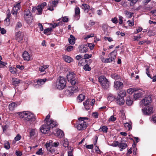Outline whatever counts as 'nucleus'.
Segmentation results:
<instances>
[{
  "label": "nucleus",
  "instance_id": "c03bdc74",
  "mask_svg": "<svg viewBox=\"0 0 156 156\" xmlns=\"http://www.w3.org/2000/svg\"><path fill=\"white\" fill-rule=\"evenodd\" d=\"M20 82V80L18 79H15L12 82L13 84L16 86Z\"/></svg>",
  "mask_w": 156,
  "mask_h": 156
},
{
  "label": "nucleus",
  "instance_id": "412c9836",
  "mask_svg": "<svg viewBox=\"0 0 156 156\" xmlns=\"http://www.w3.org/2000/svg\"><path fill=\"white\" fill-rule=\"evenodd\" d=\"M63 58L65 62L68 63L72 62L73 61V59L71 57L66 55H63Z\"/></svg>",
  "mask_w": 156,
  "mask_h": 156
},
{
  "label": "nucleus",
  "instance_id": "e2e57ef3",
  "mask_svg": "<svg viewBox=\"0 0 156 156\" xmlns=\"http://www.w3.org/2000/svg\"><path fill=\"white\" fill-rule=\"evenodd\" d=\"M7 63H5L4 62L2 61H0V67L2 68L5 66V65H7Z\"/></svg>",
  "mask_w": 156,
  "mask_h": 156
},
{
  "label": "nucleus",
  "instance_id": "aec40b11",
  "mask_svg": "<svg viewBox=\"0 0 156 156\" xmlns=\"http://www.w3.org/2000/svg\"><path fill=\"white\" fill-rule=\"evenodd\" d=\"M23 57L25 60L29 61L30 59V57L29 53L26 51H25L23 54Z\"/></svg>",
  "mask_w": 156,
  "mask_h": 156
},
{
  "label": "nucleus",
  "instance_id": "c756f323",
  "mask_svg": "<svg viewBox=\"0 0 156 156\" xmlns=\"http://www.w3.org/2000/svg\"><path fill=\"white\" fill-rule=\"evenodd\" d=\"M138 89L136 88H130L127 90V93L130 94H132L134 92L137 91Z\"/></svg>",
  "mask_w": 156,
  "mask_h": 156
},
{
  "label": "nucleus",
  "instance_id": "0eeeda50",
  "mask_svg": "<svg viewBox=\"0 0 156 156\" xmlns=\"http://www.w3.org/2000/svg\"><path fill=\"white\" fill-rule=\"evenodd\" d=\"M24 18L27 23H31L33 19L30 11L29 9L26 10L24 13Z\"/></svg>",
  "mask_w": 156,
  "mask_h": 156
},
{
  "label": "nucleus",
  "instance_id": "f03ea898",
  "mask_svg": "<svg viewBox=\"0 0 156 156\" xmlns=\"http://www.w3.org/2000/svg\"><path fill=\"white\" fill-rule=\"evenodd\" d=\"M79 122L76 128L79 130H83L85 129L88 125L89 121L87 117H80L78 119Z\"/></svg>",
  "mask_w": 156,
  "mask_h": 156
},
{
  "label": "nucleus",
  "instance_id": "6ab92c4d",
  "mask_svg": "<svg viewBox=\"0 0 156 156\" xmlns=\"http://www.w3.org/2000/svg\"><path fill=\"white\" fill-rule=\"evenodd\" d=\"M80 9L79 7H76L75 9V17L76 18V20L79 19L80 16Z\"/></svg>",
  "mask_w": 156,
  "mask_h": 156
},
{
  "label": "nucleus",
  "instance_id": "20e7f679",
  "mask_svg": "<svg viewBox=\"0 0 156 156\" xmlns=\"http://www.w3.org/2000/svg\"><path fill=\"white\" fill-rule=\"evenodd\" d=\"M66 79L63 77L60 76L56 82V87L59 90H62L66 86Z\"/></svg>",
  "mask_w": 156,
  "mask_h": 156
},
{
  "label": "nucleus",
  "instance_id": "393cba45",
  "mask_svg": "<svg viewBox=\"0 0 156 156\" xmlns=\"http://www.w3.org/2000/svg\"><path fill=\"white\" fill-rule=\"evenodd\" d=\"M55 135L58 137H62L64 135L63 132L61 129H58L56 131Z\"/></svg>",
  "mask_w": 156,
  "mask_h": 156
},
{
  "label": "nucleus",
  "instance_id": "8fccbe9b",
  "mask_svg": "<svg viewBox=\"0 0 156 156\" xmlns=\"http://www.w3.org/2000/svg\"><path fill=\"white\" fill-rule=\"evenodd\" d=\"M22 26V24L20 22H18L16 23V27L15 29H17L21 28V27Z\"/></svg>",
  "mask_w": 156,
  "mask_h": 156
},
{
  "label": "nucleus",
  "instance_id": "a18cd8bd",
  "mask_svg": "<svg viewBox=\"0 0 156 156\" xmlns=\"http://www.w3.org/2000/svg\"><path fill=\"white\" fill-rule=\"evenodd\" d=\"M4 147L7 149H9L10 148V144L8 141H6L5 142Z\"/></svg>",
  "mask_w": 156,
  "mask_h": 156
},
{
  "label": "nucleus",
  "instance_id": "7c9ffc66",
  "mask_svg": "<svg viewBox=\"0 0 156 156\" xmlns=\"http://www.w3.org/2000/svg\"><path fill=\"white\" fill-rule=\"evenodd\" d=\"M17 106L15 102L12 103L9 106V108L10 110H13L14 108Z\"/></svg>",
  "mask_w": 156,
  "mask_h": 156
},
{
  "label": "nucleus",
  "instance_id": "72a5a7b5",
  "mask_svg": "<svg viewBox=\"0 0 156 156\" xmlns=\"http://www.w3.org/2000/svg\"><path fill=\"white\" fill-rule=\"evenodd\" d=\"M82 5L83 6L82 9H84L85 11H86L87 12H88V10L90 9V8L89 5L85 4H82Z\"/></svg>",
  "mask_w": 156,
  "mask_h": 156
},
{
  "label": "nucleus",
  "instance_id": "a878e982",
  "mask_svg": "<svg viewBox=\"0 0 156 156\" xmlns=\"http://www.w3.org/2000/svg\"><path fill=\"white\" fill-rule=\"evenodd\" d=\"M49 67L48 65H43L40 66L39 68V70L41 72H44L45 70L48 68Z\"/></svg>",
  "mask_w": 156,
  "mask_h": 156
},
{
  "label": "nucleus",
  "instance_id": "5701e85b",
  "mask_svg": "<svg viewBox=\"0 0 156 156\" xmlns=\"http://www.w3.org/2000/svg\"><path fill=\"white\" fill-rule=\"evenodd\" d=\"M126 103L128 105H131L133 103V99L132 98H131L130 96H128L126 97Z\"/></svg>",
  "mask_w": 156,
  "mask_h": 156
},
{
  "label": "nucleus",
  "instance_id": "79ce46f5",
  "mask_svg": "<svg viewBox=\"0 0 156 156\" xmlns=\"http://www.w3.org/2000/svg\"><path fill=\"white\" fill-rule=\"evenodd\" d=\"M108 128L105 126H103L100 129V131H102L104 133H107V132Z\"/></svg>",
  "mask_w": 156,
  "mask_h": 156
},
{
  "label": "nucleus",
  "instance_id": "6e6552de",
  "mask_svg": "<svg viewBox=\"0 0 156 156\" xmlns=\"http://www.w3.org/2000/svg\"><path fill=\"white\" fill-rule=\"evenodd\" d=\"M151 96L146 97L140 101V105L142 106L147 105L151 103Z\"/></svg>",
  "mask_w": 156,
  "mask_h": 156
},
{
  "label": "nucleus",
  "instance_id": "f704fd0d",
  "mask_svg": "<svg viewBox=\"0 0 156 156\" xmlns=\"http://www.w3.org/2000/svg\"><path fill=\"white\" fill-rule=\"evenodd\" d=\"M125 14L127 17L128 18H130L132 16L133 13L127 11H125Z\"/></svg>",
  "mask_w": 156,
  "mask_h": 156
},
{
  "label": "nucleus",
  "instance_id": "6e6d98bb",
  "mask_svg": "<svg viewBox=\"0 0 156 156\" xmlns=\"http://www.w3.org/2000/svg\"><path fill=\"white\" fill-rule=\"evenodd\" d=\"M129 1H130V5H133L135 3H136L138 0H128Z\"/></svg>",
  "mask_w": 156,
  "mask_h": 156
},
{
  "label": "nucleus",
  "instance_id": "09e8293b",
  "mask_svg": "<svg viewBox=\"0 0 156 156\" xmlns=\"http://www.w3.org/2000/svg\"><path fill=\"white\" fill-rule=\"evenodd\" d=\"M53 142L52 143V147H57L58 146L59 144V143L58 141H54L53 140Z\"/></svg>",
  "mask_w": 156,
  "mask_h": 156
},
{
  "label": "nucleus",
  "instance_id": "2eb2a0df",
  "mask_svg": "<svg viewBox=\"0 0 156 156\" xmlns=\"http://www.w3.org/2000/svg\"><path fill=\"white\" fill-rule=\"evenodd\" d=\"M123 86V83L121 82L115 81L114 82V87L116 90L121 89Z\"/></svg>",
  "mask_w": 156,
  "mask_h": 156
},
{
  "label": "nucleus",
  "instance_id": "4d7b16f0",
  "mask_svg": "<svg viewBox=\"0 0 156 156\" xmlns=\"http://www.w3.org/2000/svg\"><path fill=\"white\" fill-rule=\"evenodd\" d=\"M111 21L113 23L116 24L118 23V20L117 18L115 17L112 19Z\"/></svg>",
  "mask_w": 156,
  "mask_h": 156
},
{
  "label": "nucleus",
  "instance_id": "49530a36",
  "mask_svg": "<svg viewBox=\"0 0 156 156\" xmlns=\"http://www.w3.org/2000/svg\"><path fill=\"white\" fill-rule=\"evenodd\" d=\"M22 32L20 31L17 32L16 33V37L18 38H20V40L21 41L23 40V38L22 37H21V34Z\"/></svg>",
  "mask_w": 156,
  "mask_h": 156
},
{
  "label": "nucleus",
  "instance_id": "bb28decb",
  "mask_svg": "<svg viewBox=\"0 0 156 156\" xmlns=\"http://www.w3.org/2000/svg\"><path fill=\"white\" fill-rule=\"evenodd\" d=\"M47 80L46 78L39 79L37 80V83L38 85L41 86L44 84Z\"/></svg>",
  "mask_w": 156,
  "mask_h": 156
},
{
  "label": "nucleus",
  "instance_id": "774afa93",
  "mask_svg": "<svg viewBox=\"0 0 156 156\" xmlns=\"http://www.w3.org/2000/svg\"><path fill=\"white\" fill-rule=\"evenodd\" d=\"M16 154L17 156H21L22 155V153L20 151H16Z\"/></svg>",
  "mask_w": 156,
  "mask_h": 156
},
{
  "label": "nucleus",
  "instance_id": "ea45409f",
  "mask_svg": "<svg viewBox=\"0 0 156 156\" xmlns=\"http://www.w3.org/2000/svg\"><path fill=\"white\" fill-rule=\"evenodd\" d=\"M50 117V115H47L45 119L44 120L45 122V123H47V121H51L53 122V123H54V122H56L55 121H54V120L51 119H49Z\"/></svg>",
  "mask_w": 156,
  "mask_h": 156
},
{
  "label": "nucleus",
  "instance_id": "052dcab7",
  "mask_svg": "<svg viewBox=\"0 0 156 156\" xmlns=\"http://www.w3.org/2000/svg\"><path fill=\"white\" fill-rule=\"evenodd\" d=\"M21 136L19 134H17L15 137L14 139L16 141L19 140L21 139Z\"/></svg>",
  "mask_w": 156,
  "mask_h": 156
},
{
  "label": "nucleus",
  "instance_id": "58836bf2",
  "mask_svg": "<svg viewBox=\"0 0 156 156\" xmlns=\"http://www.w3.org/2000/svg\"><path fill=\"white\" fill-rule=\"evenodd\" d=\"M52 31V29L51 27H49L46 29H45L44 30V33L45 34H48V33H50Z\"/></svg>",
  "mask_w": 156,
  "mask_h": 156
},
{
  "label": "nucleus",
  "instance_id": "ddd939ff",
  "mask_svg": "<svg viewBox=\"0 0 156 156\" xmlns=\"http://www.w3.org/2000/svg\"><path fill=\"white\" fill-rule=\"evenodd\" d=\"M20 2L14 6L11 11L12 14L15 16L16 15L18 11L20 9Z\"/></svg>",
  "mask_w": 156,
  "mask_h": 156
},
{
  "label": "nucleus",
  "instance_id": "c85d7f7f",
  "mask_svg": "<svg viewBox=\"0 0 156 156\" xmlns=\"http://www.w3.org/2000/svg\"><path fill=\"white\" fill-rule=\"evenodd\" d=\"M69 42L71 44H73L75 43V38L72 35H70V37L69 39Z\"/></svg>",
  "mask_w": 156,
  "mask_h": 156
},
{
  "label": "nucleus",
  "instance_id": "b1692460",
  "mask_svg": "<svg viewBox=\"0 0 156 156\" xmlns=\"http://www.w3.org/2000/svg\"><path fill=\"white\" fill-rule=\"evenodd\" d=\"M71 90H67L66 91V94H68V95L69 96H71V95L73 94L74 93V91L75 90V89H74V87H71Z\"/></svg>",
  "mask_w": 156,
  "mask_h": 156
},
{
  "label": "nucleus",
  "instance_id": "a19ab883",
  "mask_svg": "<svg viewBox=\"0 0 156 156\" xmlns=\"http://www.w3.org/2000/svg\"><path fill=\"white\" fill-rule=\"evenodd\" d=\"M36 131V129H32L30 130V137H31L34 136V135L35 134Z\"/></svg>",
  "mask_w": 156,
  "mask_h": 156
},
{
  "label": "nucleus",
  "instance_id": "4c0bfd02",
  "mask_svg": "<svg viewBox=\"0 0 156 156\" xmlns=\"http://www.w3.org/2000/svg\"><path fill=\"white\" fill-rule=\"evenodd\" d=\"M69 142L66 139H64L63 140V145L64 147H67L69 145Z\"/></svg>",
  "mask_w": 156,
  "mask_h": 156
},
{
  "label": "nucleus",
  "instance_id": "680f3d73",
  "mask_svg": "<svg viewBox=\"0 0 156 156\" xmlns=\"http://www.w3.org/2000/svg\"><path fill=\"white\" fill-rule=\"evenodd\" d=\"M119 23L120 24H122V17L121 16H119Z\"/></svg>",
  "mask_w": 156,
  "mask_h": 156
},
{
  "label": "nucleus",
  "instance_id": "9b49d317",
  "mask_svg": "<svg viewBox=\"0 0 156 156\" xmlns=\"http://www.w3.org/2000/svg\"><path fill=\"white\" fill-rule=\"evenodd\" d=\"M116 56V53L115 51H112L111 52L109 55V57L108 58L105 59V62L108 63L111 62L112 61H114Z\"/></svg>",
  "mask_w": 156,
  "mask_h": 156
},
{
  "label": "nucleus",
  "instance_id": "c9c22d12",
  "mask_svg": "<svg viewBox=\"0 0 156 156\" xmlns=\"http://www.w3.org/2000/svg\"><path fill=\"white\" fill-rule=\"evenodd\" d=\"M107 99L110 102H111L114 100V96L112 94H110L108 97Z\"/></svg>",
  "mask_w": 156,
  "mask_h": 156
},
{
  "label": "nucleus",
  "instance_id": "2f4dec72",
  "mask_svg": "<svg viewBox=\"0 0 156 156\" xmlns=\"http://www.w3.org/2000/svg\"><path fill=\"white\" fill-rule=\"evenodd\" d=\"M124 125L125 127L128 130L132 129L131 124L130 123L126 122L124 124Z\"/></svg>",
  "mask_w": 156,
  "mask_h": 156
},
{
  "label": "nucleus",
  "instance_id": "e433bc0d",
  "mask_svg": "<svg viewBox=\"0 0 156 156\" xmlns=\"http://www.w3.org/2000/svg\"><path fill=\"white\" fill-rule=\"evenodd\" d=\"M16 69L13 67H11L9 68V71L13 74H16Z\"/></svg>",
  "mask_w": 156,
  "mask_h": 156
},
{
  "label": "nucleus",
  "instance_id": "9d476101",
  "mask_svg": "<svg viewBox=\"0 0 156 156\" xmlns=\"http://www.w3.org/2000/svg\"><path fill=\"white\" fill-rule=\"evenodd\" d=\"M58 3V0H54L51 2H49L48 5V9L52 11L54 10L53 8L56 6Z\"/></svg>",
  "mask_w": 156,
  "mask_h": 156
},
{
  "label": "nucleus",
  "instance_id": "f8f14e48",
  "mask_svg": "<svg viewBox=\"0 0 156 156\" xmlns=\"http://www.w3.org/2000/svg\"><path fill=\"white\" fill-rule=\"evenodd\" d=\"M47 3L45 2L41 3L37 7L36 14L38 15H41L42 13V10L44 7L46 6Z\"/></svg>",
  "mask_w": 156,
  "mask_h": 156
},
{
  "label": "nucleus",
  "instance_id": "bf43d9fd",
  "mask_svg": "<svg viewBox=\"0 0 156 156\" xmlns=\"http://www.w3.org/2000/svg\"><path fill=\"white\" fill-rule=\"evenodd\" d=\"M73 47L72 46H70L67 47L66 50L68 51H72L73 49Z\"/></svg>",
  "mask_w": 156,
  "mask_h": 156
},
{
  "label": "nucleus",
  "instance_id": "de8ad7c7",
  "mask_svg": "<svg viewBox=\"0 0 156 156\" xmlns=\"http://www.w3.org/2000/svg\"><path fill=\"white\" fill-rule=\"evenodd\" d=\"M92 56L91 54H85L84 55V59H87L91 58Z\"/></svg>",
  "mask_w": 156,
  "mask_h": 156
},
{
  "label": "nucleus",
  "instance_id": "a211bd4d",
  "mask_svg": "<svg viewBox=\"0 0 156 156\" xmlns=\"http://www.w3.org/2000/svg\"><path fill=\"white\" fill-rule=\"evenodd\" d=\"M76 78V74L73 72H70L67 75V78L69 81Z\"/></svg>",
  "mask_w": 156,
  "mask_h": 156
},
{
  "label": "nucleus",
  "instance_id": "4be33fe9",
  "mask_svg": "<svg viewBox=\"0 0 156 156\" xmlns=\"http://www.w3.org/2000/svg\"><path fill=\"white\" fill-rule=\"evenodd\" d=\"M142 95V93L140 91H138L137 92L135 93L133 95L134 98L136 100L139 98H140Z\"/></svg>",
  "mask_w": 156,
  "mask_h": 156
},
{
  "label": "nucleus",
  "instance_id": "0e129e2a",
  "mask_svg": "<svg viewBox=\"0 0 156 156\" xmlns=\"http://www.w3.org/2000/svg\"><path fill=\"white\" fill-rule=\"evenodd\" d=\"M62 20L64 22H67L68 21V18L67 16H64L62 18Z\"/></svg>",
  "mask_w": 156,
  "mask_h": 156
},
{
  "label": "nucleus",
  "instance_id": "f257e3e1",
  "mask_svg": "<svg viewBox=\"0 0 156 156\" xmlns=\"http://www.w3.org/2000/svg\"><path fill=\"white\" fill-rule=\"evenodd\" d=\"M20 118L23 119L24 121L29 122L30 123L35 122L36 120L35 116L28 111H23L19 113Z\"/></svg>",
  "mask_w": 156,
  "mask_h": 156
},
{
  "label": "nucleus",
  "instance_id": "39448f33",
  "mask_svg": "<svg viewBox=\"0 0 156 156\" xmlns=\"http://www.w3.org/2000/svg\"><path fill=\"white\" fill-rule=\"evenodd\" d=\"M98 80L102 87L104 89H107L110 86L108 80L104 76H100L98 78Z\"/></svg>",
  "mask_w": 156,
  "mask_h": 156
},
{
  "label": "nucleus",
  "instance_id": "473e14b6",
  "mask_svg": "<svg viewBox=\"0 0 156 156\" xmlns=\"http://www.w3.org/2000/svg\"><path fill=\"white\" fill-rule=\"evenodd\" d=\"M85 99V96L83 94H80L77 97V100L79 102H81Z\"/></svg>",
  "mask_w": 156,
  "mask_h": 156
},
{
  "label": "nucleus",
  "instance_id": "69168bd1",
  "mask_svg": "<svg viewBox=\"0 0 156 156\" xmlns=\"http://www.w3.org/2000/svg\"><path fill=\"white\" fill-rule=\"evenodd\" d=\"M93 115L94 117L95 118H98V114L97 112H95L93 113Z\"/></svg>",
  "mask_w": 156,
  "mask_h": 156
},
{
  "label": "nucleus",
  "instance_id": "7ed1b4c3",
  "mask_svg": "<svg viewBox=\"0 0 156 156\" xmlns=\"http://www.w3.org/2000/svg\"><path fill=\"white\" fill-rule=\"evenodd\" d=\"M57 125V122H54L51 121H47V123L41 126L40 128V130L41 132L43 133L46 134L48 133L50 130L51 126L52 128L55 127Z\"/></svg>",
  "mask_w": 156,
  "mask_h": 156
},
{
  "label": "nucleus",
  "instance_id": "13d9d810",
  "mask_svg": "<svg viewBox=\"0 0 156 156\" xmlns=\"http://www.w3.org/2000/svg\"><path fill=\"white\" fill-rule=\"evenodd\" d=\"M43 154L42 150L41 148L36 153V154L38 155H42Z\"/></svg>",
  "mask_w": 156,
  "mask_h": 156
},
{
  "label": "nucleus",
  "instance_id": "423d86ee",
  "mask_svg": "<svg viewBox=\"0 0 156 156\" xmlns=\"http://www.w3.org/2000/svg\"><path fill=\"white\" fill-rule=\"evenodd\" d=\"M126 92L125 91H121L118 94L116 101V102L119 105H122L124 103V97L126 96Z\"/></svg>",
  "mask_w": 156,
  "mask_h": 156
},
{
  "label": "nucleus",
  "instance_id": "3c124183",
  "mask_svg": "<svg viewBox=\"0 0 156 156\" xmlns=\"http://www.w3.org/2000/svg\"><path fill=\"white\" fill-rule=\"evenodd\" d=\"M70 83L72 85H74L77 82V80H76V78H75L72 80L69 81Z\"/></svg>",
  "mask_w": 156,
  "mask_h": 156
},
{
  "label": "nucleus",
  "instance_id": "338daca9",
  "mask_svg": "<svg viewBox=\"0 0 156 156\" xmlns=\"http://www.w3.org/2000/svg\"><path fill=\"white\" fill-rule=\"evenodd\" d=\"M16 67L17 68L19 69L20 70L23 69L24 68V67L23 66H20L19 65L16 66Z\"/></svg>",
  "mask_w": 156,
  "mask_h": 156
},
{
  "label": "nucleus",
  "instance_id": "864d4df0",
  "mask_svg": "<svg viewBox=\"0 0 156 156\" xmlns=\"http://www.w3.org/2000/svg\"><path fill=\"white\" fill-rule=\"evenodd\" d=\"M119 143L118 141H115L112 144V146L113 147H116L117 146L119 147Z\"/></svg>",
  "mask_w": 156,
  "mask_h": 156
},
{
  "label": "nucleus",
  "instance_id": "1a4fd4ad",
  "mask_svg": "<svg viewBox=\"0 0 156 156\" xmlns=\"http://www.w3.org/2000/svg\"><path fill=\"white\" fill-rule=\"evenodd\" d=\"M53 142V140H49L45 144L47 150L51 154L55 152V150L52 148V143Z\"/></svg>",
  "mask_w": 156,
  "mask_h": 156
},
{
  "label": "nucleus",
  "instance_id": "cd10ccee",
  "mask_svg": "<svg viewBox=\"0 0 156 156\" xmlns=\"http://www.w3.org/2000/svg\"><path fill=\"white\" fill-rule=\"evenodd\" d=\"M127 146V144L126 143H120L119 145V147L120 148V151H122L123 149L126 148Z\"/></svg>",
  "mask_w": 156,
  "mask_h": 156
},
{
  "label": "nucleus",
  "instance_id": "dca6fc26",
  "mask_svg": "<svg viewBox=\"0 0 156 156\" xmlns=\"http://www.w3.org/2000/svg\"><path fill=\"white\" fill-rule=\"evenodd\" d=\"M79 51L81 53H84L87 52L88 51L87 45H82L80 46Z\"/></svg>",
  "mask_w": 156,
  "mask_h": 156
},
{
  "label": "nucleus",
  "instance_id": "5fc2aeb1",
  "mask_svg": "<svg viewBox=\"0 0 156 156\" xmlns=\"http://www.w3.org/2000/svg\"><path fill=\"white\" fill-rule=\"evenodd\" d=\"M111 76L112 78L115 80H117L119 78V76L116 74L112 75Z\"/></svg>",
  "mask_w": 156,
  "mask_h": 156
},
{
  "label": "nucleus",
  "instance_id": "37998d69",
  "mask_svg": "<svg viewBox=\"0 0 156 156\" xmlns=\"http://www.w3.org/2000/svg\"><path fill=\"white\" fill-rule=\"evenodd\" d=\"M83 68L85 71H89L91 69V67L87 64H86L84 65L83 67Z\"/></svg>",
  "mask_w": 156,
  "mask_h": 156
},
{
  "label": "nucleus",
  "instance_id": "4468645a",
  "mask_svg": "<svg viewBox=\"0 0 156 156\" xmlns=\"http://www.w3.org/2000/svg\"><path fill=\"white\" fill-rule=\"evenodd\" d=\"M153 108L152 107L148 106L142 109V112L144 115H149L152 113Z\"/></svg>",
  "mask_w": 156,
  "mask_h": 156
},
{
  "label": "nucleus",
  "instance_id": "603ef678",
  "mask_svg": "<svg viewBox=\"0 0 156 156\" xmlns=\"http://www.w3.org/2000/svg\"><path fill=\"white\" fill-rule=\"evenodd\" d=\"M87 44V47L88 46L89 48L91 50H92L93 49L94 46V44L92 43H88Z\"/></svg>",
  "mask_w": 156,
  "mask_h": 156
},
{
  "label": "nucleus",
  "instance_id": "f3484780",
  "mask_svg": "<svg viewBox=\"0 0 156 156\" xmlns=\"http://www.w3.org/2000/svg\"><path fill=\"white\" fill-rule=\"evenodd\" d=\"M90 100L88 99L83 102V105L86 110H89L91 107V104L90 103Z\"/></svg>",
  "mask_w": 156,
  "mask_h": 156
}]
</instances>
